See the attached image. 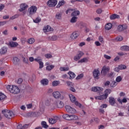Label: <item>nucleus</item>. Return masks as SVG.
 I'll return each mask as SVG.
<instances>
[{
    "label": "nucleus",
    "mask_w": 129,
    "mask_h": 129,
    "mask_svg": "<svg viewBox=\"0 0 129 129\" xmlns=\"http://www.w3.org/2000/svg\"><path fill=\"white\" fill-rule=\"evenodd\" d=\"M7 89L13 94H18L21 92V90L17 86L8 85L7 86Z\"/></svg>",
    "instance_id": "nucleus-1"
},
{
    "label": "nucleus",
    "mask_w": 129,
    "mask_h": 129,
    "mask_svg": "<svg viewBox=\"0 0 129 129\" xmlns=\"http://www.w3.org/2000/svg\"><path fill=\"white\" fill-rule=\"evenodd\" d=\"M111 93V90L110 89H107L104 91V95L98 96L95 97L96 99H99V100H103V99H106L108 94Z\"/></svg>",
    "instance_id": "nucleus-2"
},
{
    "label": "nucleus",
    "mask_w": 129,
    "mask_h": 129,
    "mask_svg": "<svg viewBox=\"0 0 129 129\" xmlns=\"http://www.w3.org/2000/svg\"><path fill=\"white\" fill-rule=\"evenodd\" d=\"M2 113L4 114V116L6 117V118L11 119L12 117H14L15 116L14 112L10 110H2Z\"/></svg>",
    "instance_id": "nucleus-3"
},
{
    "label": "nucleus",
    "mask_w": 129,
    "mask_h": 129,
    "mask_svg": "<svg viewBox=\"0 0 129 129\" xmlns=\"http://www.w3.org/2000/svg\"><path fill=\"white\" fill-rule=\"evenodd\" d=\"M62 117L66 120H77L78 119V116L75 115H69L67 114H64L62 115Z\"/></svg>",
    "instance_id": "nucleus-4"
},
{
    "label": "nucleus",
    "mask_w": 129,
    "mask_h": 129,
    "mask_svg": "<svg viewBox=\"0 0 129 129\" xmlns=\"http://www.w3.org/2000/svg\"><path fill=\"white\" fill-rule=\"evenodd\" d=\"M37 12V7L36 6H31L28 9V17H32L33 15H35V13Z\"/></svg>",
    "instance_id": "nucleus-5"
},
{
    "label": "nucleus",
    "mask_w": 129,
    "mask_h": 129,
    "mask_svg": "<svg viewBox=\"0 0 129 129\" xmlns=\"http://www.w3.org/2000/svg\"><path fill=\"white\" fill-rule=\"evenodd\" d=\"M69 97L72 102L75 103V105H77V106H79L80 107H81V106H82V105H81V104L79 103L78 101H76V98H75V96H74L73 95L70 94Z\"/></svg>",
    "instance_id": "nucleus-6"
},
{
    "label": "nucleus",
    "mask_w": 129,
    "mask_h": 129,
    "mask_svg": "<svg viewBox=\"0 0 129 129\" xmlns=\"http://www.w3.org/2000/svg\"><path fill=\"white\" fill-rule=\"evenodd\" d=\"M109 70H110V69L109 68V67H106L104 66L101 71V73L102 74V75H104V76H105L108 72H109Z\"/></svg>",
    "instance_id": "nucleus-7"
},
{
    "label": "nucleus",
    "mask_w": 129,
    "mask_h": 129,
    "mask_svg": "<svg viewBox=\"0 0 129 129\" xmlns=\"http://www.w3.org/2000/svg\"><path fill=\"white\" fill-rule=\"evenodd\" d=\"M52 95L54 98H60V99H64V96L61 95V94L58 91L54 92L52 93Z\"/></svg>",
    "instance_id": "nucleus-8"
},
{
    "label": "nucleus",
    "mask_w": 129,
    "mask_h": 129,
    "mask_svg": "<svg viewBox=\"0 0 129 129\" xmlns=\"http://www.w3.org/2000/svg\"><path fill=\"white\" fill-rule=\"evenodd\" d=\"M66 111L69 113H76V110L70 106H66Z\"/></svg>",
    "instance_id": "nucleus-9"
},
{
    "label": "nucleus",
    "mask_w": 129,
    "mask_h": 129,
    "mask_svg": "<svg viewBox=\"0 0 129 129\" xmlns=\"http://www.w3.org/2000/svg\"><path fill=\"white\" fill-rule=\"evenodd\" d=\"M58 3L56 0H49L47 2V5L48 7H55Z\"/></svg>",
    "instance_id": "nucleus-10"
},
{
    "label": "nucleus",
    "mask_w": 129,
    "mask_h": 129,
    "mask_svg": "<svg viewBox=\"0 0 129 129\" xmlns=\"http://www.w3.org/2000/svg\"><path fill=\"white\" fill-rule=\"evenodd\" d=\"M83 55H84V53H83V52L79 51L77 55L74 57L75 61H78V60H79V59H80V58H81Z\"/></svg>",
    "instance_id": "nucleus-11"
},
{
    "label": "nucleus",
    "mask_w": 129,
    "mask_h": 129,
    "mask_svg": "<svg viewBox=\"0 0 129 129\" xmlns=\"http://www.w3.org/2000/svg\"><path fill=\"white\" fill-rule=\"evenodd\" d=\"M94 78L95 79H99V76L100 75V72L98 70H95L93 72Z\"/></svg>",
    "instance_id": "nucleus-12"
},
{
    "label": "nucleus",
    "mask_w": 129,
    "mask_h": 129,
    "mask_svg": "<svg viewBox=\"0 0 129 129\" xmlns=\"http://www.w3.org/2000/svg\"><path fill=\"white\" fill-rule=\"evenodd\" d=\"M118 32H122V31H124L127 29V26L125 24H123L122 25H119L118 26Z\"/></svg>",
    "instance_id": "nucleus-13"
},
{
    "label": "nucleus",
    "mask_w": 129,
    "mask_h": 129,
    "mask_svg": "<svg viewBox=\"0 0 129 129\" xmlns=\"http://www.w3.org/2000/svg\"><path fill=\"white\" fill-rule=\"evenodd\" d=\"M29 6H28L26 3H23L20 5V9L19 10V12H23L28 9Z\"/></svg>",
    "instance_id": "nucleus-14"
},
{
    "label": "nucleus",
    "mask_w": 129,
    "mask_h": 129,
    "mask_svg": "<svg viewBox=\"0 0 129 129\" xmlns=\"http://www.w3.org/2000/svg\"><path fill=\"white\" fill-rule=\"evenodd\" d=\"M103 90V88L100 87H93L92 88V91L94 92H100V91H102Z\"/></svg>",
    "instance_id": "nucleus-15"
},
{
    "label": "nucleus",
    "mask_w": 129,
    "mask_h": 129,
    "mask_svg": "<svg viewBox=\"0 0 129 129\" xmlns=\"http://www.w3.org/2000/svg\"><path fill=\"white\" fill-rule=\"evenodd\" d=\"M126 69V66L125 65H120L118 68H115L114 69V71L116 72H118L119 70H123Z\"/></svg>",
    "instance_id": "nucleus-16"
},
{
    "label": "nucleus",
    "mask_w": 129,
    "mask_h": 129,
    "mask_svg": "<svg viewBox=\"0 0 129 129\" xmlns=\"http://www.w3.org/2000/svg\"><path fill=\"white\" fill-rule=\"evenodd\" d=\"M78 37H79L78 31H75L71 35V38L73 40H75V39H77Z\"/></svg>",
    "instance_id": "nucleus-17"
},
{
    "label": "nucleus",
    "mask_w": 129,
    "mask_h": 129,
    "mask_svg": "<svg viewBox=\"0 0 129 129\" xmlns=\"http://www.w3.org/2000/svg\"><path fill=\"white\" fill-rule=\"evenodd\" d=\"M7 52L8 47L7 46H4L0 49V54L1 55H5V54H7Z\"/></svg>",
    "instance_id": "nucleus-18"
},
{
    "label": "nucleus",
    "mask_w": 129,
    "mask_h": 129,
    "mask_svg": "<svg viewBox=\"0 0 129 129\" xmlns=\"http://www.w3.org/2000/svg\"><path fill=\"white\" fill-rule=\"evenodd\" d=\"M117 100L119 104H122V103H126V102H127V99H126V98H123L122 100L119 98Z\"/></svg>",
    "instance_id": "nucleus-19"
},
{
    "label": "nucleus",
    "mask_w": 129,
    "mask_h": 129,
    "mask_svg": "<svg viewBox=\"0 0 129 129\" xmlns=\"http://www.w3.org/2000/svg\"><path fill=\"white\" fill-rule=\"evenodd\" d=\"M109 102L111 105H114V104H115V99L113 97H109Z\"/></svg>",
    "instance_id": "nucleus-20"
},
{
    "label": "nucleus",
    "mask_w": 129,
    "mask_h": 129,
    "mask_svg": "<svg viewBox=\"0 0 129 129\" xmlns=\"http://www.w3.org/2000/svg\"><path fill=\"white\" fill-rule=\"evenodd\" d=\"M41 83L42 85L45 86L46 85H48L49 84V80L47 79H43L41 81Z\"/></svg>",
    "instance_id": "nucleus-21"
},
{
    "label": "nucleus",
    "mask_w": 129,
    "mask_h": 129,
    "mask_svg": "<svg viewBox=\"0 0 129 129\" xmlns=\"http://www.w3.org/2000/svg\"><path fill=\"white\" fill-rule=\"evenodd\" d=\"M9 44V46H11L12 48H15L17 46H19V43L14 41L10 42Z\"/></svg>",
    "instance_id": "nucleus-22"
},
{
    "label": "nucleus",
    "mask_w": 129,
    "mask_h": 129,
    "mask_svg": "<svg viewBox=\"0 0 129 129\" xmlns=\"http://www.w3.org/2000/svg\"><path fill=\"white\" fill-rule=\"evenodd\" d=\"M43 30L44 32H50L53 31V28H51L50 26L47 25V27H44Z\"/></svg>",
    "instance_id": "nucleus-23"
},
{
    "label": "nucleus",
    "mask_w": 129,
    "mask_h": 129,
    "mask_svg": "<svg viewBox=\"0 0 129 129\" xmlns=\"http://www.w3.org/2000/svg\"><path fill=\"white\" fill-rule=\"evenodd\" d=\"M80 15V11L77 10L73 12L71 14L72 17H76L77 16H79Z\"/></svg>",
    "instance_id": "nucleus-24"
},
{
    "label": "nucleus",
    "mask_w": 129,
    "mask_h": 129,
    "mask_svg": "<svg viewBox=\"0 0 129 129\" xmlns=\"http://www.w3.org/2000/svg\"><path fill=\"white\" fill-rule=\"evenodd\" d=\"M49 123L50 124H54L57 122V119L53 118H49L48 120Z\"/></svg>",
    "instance_id": "nucleus-25"
},
{
    "label": "nucleus",
    "mask_w": 129,
    "mask_h": 129,
    "mask_svg": "<svg viewBox=\"0 0 129 129\" xmlns=\"http://www.w3.org/2000/svg\"><path fill=\"white\" fill-rule=\"evenodd\" d=\"M110 20H115V19H119V15L117 14H113L110 16Z\"/></svg>",
    "instance_id": "nucleus-26"
},
{
    "label": "nucleus",
    "mask_w": 129,
    "mask_h": 129,
    "mask_svg": "<svg viewBox=\"0 0 129 129\" xmlns=\"http://www.w3.org/2000/svg\"><path fill=\"white\" fill-rule=\"evenodd\" d=\"M13 64L15 65H19L20 64V59L18 57H14L13 58Z\"/></svg>",
    "instance_id": "nucleus-27"
},
{
    "label": "nucleus",
    "mask_w": 129,
    "mask_h": 129,
    "mask_svg": "<svg viewBox=\"0 0 129 129\" xmlns=\"http://www.w3.org/2000/svg\"><path fill=\"white\" fill-rule=\"evenodd\" d=\"M61 18H62V13L57 12L55 15V19H57V20H61Z\"/></svg>",
    "instance_id": "nucleus-28"
},
{
    "label": "nucleus",
    "mask_w": 129,
    "mask_h": 129,
    "mask_svg": "<svg viewBox=\"0 0 129 129\" xmlns=\"http://www.w3.org/2000/svg\"><path fill=\"white\" fill-rule=\"evenodd\" d=\"M112 28V24L111 23H108L105 26V30L109 31Z\"/></svg>",
    "instance_id": "nucleus-29"
},
{
    "label": "nucleus",
    "mask_w": 129,
    "mask_h": 129,
    "mask_svg": "<svg viewBox=\"0 0 129 129\" xmlns=\"http://www.w3.org/2000/svg\"><path fill=\"white\" fill-rule=\"evenodd\" d=\"M64 5H65V1H64V0L59 2L58 4L56 6V8L59 9L60 7H62V6H64Z\"/></svg>",
    "instance_id": "nucleus-30"
},
{
    "label": "nucleus",
    "mask_w": 129,
    "mask_h": 129,
    "mask_svg": "<svg viewBox=\"0 0 129 129\" xmlns=\"http://www.w3.org/2000/svg\"><path fill=\"white\" fill-rule=\"evenodd\" d=\"M34 61L36 62H38V63L39 64V65H43L44 63H43V61L42 60V59L39 58V57L37 58H35Z\"/></svg>",
    "instance_id": "nucleus-31"
},
{
    "label": "nucleus",
    "mask_w": 129,
    "mask_h": 129,
    "mask_svg": "<svg viewBox=\"0 0 129 129\" xmlns=\"http://www.w3.org/2000/svg\"><path fill=\"white\" fill-rule=\"evenodd\" d=\"M57 39H58V37L56 35L48 37V40L50 41H56Z\"/></svg>",
    "instance_id": "nucleus-32"
},
{
    "label": "nucleus",
    "mask_w": 129,
    "mask_h": 129,
    "mask_svg": "<svg viewBox=\"0 0 129 129\" xmlns=\"http://www.w3.org/2000/svg\"><path fill=\"white\" fill-rule=\"evenodd\" d=\"M57 107H58V108H62L64 107V103H63V102L60 101L58 103L57 102Z\"/></svg>",
    "instance_id": "nucleus-33"
},
{
    "label": "nucleus",
    "mask_w": 129,
    "mask_h": 129,
    "mask_svg": "<svg viewBox=\"0 0 129 129\" xmlns=\"http://www.w3.org/2000/svg\"><path fill=\"white\" fill-rule=\"evenodd\" d=\"M69 75H70V79H74V78H75V77L76 76L75 74L72 72H70L69 73Z\"/></svg>",
    "instance_id": "nucleus-34"
},
{
    "label": "nucleus",
    "mask_w": 129,
    "mask_h": 129,
    "mask_svg": "<svg viewBox=\"0 0 129 129\" xmlns=\"http://www.w3.org/2000/svg\"><path fill=\"white\" fill-rule=\"evenodd\" d=\"M120 49L122 51H129V47L127 45H124L121 47Z\"/></svg>",
    "instance_id": "nucleus-35"
},
{
    "label": "nucleus",
    "mask_w": 129,
    "mask_h": 129,
    "mask_svg": "<svg viewBox=\"0 0 129 129\" xmlns=\"http://www.w3.org/2000/svg\"><path fill=\"white\" fill-rule=\"evenodd\" d=\"M77 19H78L77 17L73 16L71 19V21H70L71 23H76V22H77Z\"/></svg>",
    "instance_id": "nucleus-36"
},
{
    "label": "nucleus",
    "mask_w": 129,
    "mask_h": 129,
    "mask_svg": "<svg viewBox=\"0 0 129 129\" xmlns=\"http://www.w3.org/2000/svg\"><path fill=\"white\" fill-rule=\"evenodd\" d=\"M79 62L80 63H86L87 62H88V58L87 57H84L79 60Z\"/></svg>",
    "instance_id": "nucleus-37"
},
{
    "label": "nucleus",
    "mask_w": 129,
    "mask_h": 129,
    "mask_svg": "<svg viewBox=\"0 0 129 129\" xmlns=\"http://www.w3.org/2000/svg\"><path fill=\"white\" fill-rule=\"evenodd\" d=\"M7 96L2 93H0V100H5Z\"/></svg>",
    "instance_id": "nucleus-38"
},
{
    "label": "nucleus",
    "mask_w": 129,
    "mask_h": 129,
    "mask_svg": "<svg viewBox=\"0 0 129 129\" xmlns=\"http://www.w3.org/2000/svg\"><path fill=\"white\" fill-rule=\"evenodd\" d=\"M60 71H68L69 70V67H61L59 69Z\"/></svg>",
    "instance_id": "nucleus-39"
},
{
    "label": "nucleus",
    "mask_w": 129,
    "mask_h": 129,
    "mask_svg": "<svg viewBox=\"0 0 129 129\" xmlns=\"http://www.w3.org/2000/svg\"><path fill=\"white\" fill-rule=\"evenodd\" d=\"M41 125L45 128H47L49 126L48 125H47V122L44 121L41 122Z\"/></svg>",
    "instance_id": "nucleus-40"
},
{
    "label": "nucleus",
    "mask_w": 129,
    "mask_h": 129,
    "mask_svg": "<svg viewBox=\"0 0 129 129\" xmlns=\"http://www.w3.org/2000/svg\"><path fill=\"white\" fill-rule=\"evenodd\" d=\"M58 84H59V81H54L52 83V86H54V87L58 86Z\"/></svg>",
    "instance_id": "nucleus-41"
},
{
    "label": "nucleus",
    "mask_w": 129,
    "mask_h": 129,
    "mask_svg": "<svg viewBox=\"0 0 129 129\" xmlns=\"http://www.w3.org/2000/svg\"><path fill=\"white\" fill-rule=\"evenodd\" d=\"M84 76V75H83V74H81L76 77V79L77 80H79L80 79H81V78H83Z\"/></svg>",
    "instance_id": "nucleus-42"
},
{
    "label": "nucleus",
    "mask_w": 129,
    "mask_h": 129,
    "mask_svg": "<svg viewBox=\"0 0 129 129\" xmlns=\"http://www.w3.org/2000/svg\"><path fill=\"white\" fill-rule=\"evenodd\" d=\"M34 23H36L38 24V23H40L41 22V18L40 17H37L35 20H33Z\"/></svg>",
    "instance_id": "nucleus-43"
},
{
    "label": "nucleus",
    "mask_w": 129,
    "mask_h": 129,
    "mask_svg": "<svg viewBox=\"0 0 129 129\" xmlns=\"http://www.w3.org/2000/svg\"><path fill=\"white\" fill-rule=\"evenodd\" d=\"M54 68V66H48L46 67V70H48V71H50V70H52Z\"/></svg>",
    "instance_id": "nucleus-44"
},
{
    "label": "nucleus",
    "mask_w": 129,
    "mask_h": 129,
    "mask_svg": "<svg viewBox=\"0 0 129 129\" xmlns=\"http://www.w3.org/2000/svg\"><path fill=\"white\" fill-rule=\"evenodd\" d=\"M45 57L46 58V59H50V58H52V55L50 53H47L45 54Z\"/></svg>",
    "instance_id": "nucleus-45"
},
{
    "label": "nucleus",
    "mask_w": 129,
    "mask_h": 129,
    "mask_svg": "<svg viewBox=\"0 0 129 129\" xmlns=\"http://www.w3.org/2000/svg\"><path fill=\"white\" fill-rule=\"evenodd\" d=\"M28 42L29 43V44H33L35 42V39L34 38H30L28 40Z\"/></svg>",
    "instance_id": "nucleus-46"
},
{
    "label": "nucleus",
    "mask_w": 129,
    "mask_h": 129,
    "mask_svg": "<svg viewBox=\"0 0 129 129\" xmlns=\"http://www.w3.org/2000/svg\"><path fill=\"white\" fill-rule=\"evenodd\" d=\"M121 80H122V78L120 76H118L116 78V82H120Z\"/></svg>",
    "instance_id": "nucleus-47"
},
{
    "label": "nucleus",
    "mask_w": 129,
    "mask_h": 129,
    "mask_svg": "<svg viewBox=\"0 0 129 129\" xmlns=\"http://www.w3.org/2000/svg\"><path fill=\"white\" fill-rule=\"evenodd\" d=\"M19 14H16L14 16L12 17L11 18V20H15V19H17V18H19Z\"/></svg>",
    "instance_id": "nucleus-48"
},
{
    "label": "nucleus",
    "mask_w": 129,
    "mask_h": 129,
    "mask_svg": "<svg viewBox=\"0 0 129 129\" xmlns=\"http://www.w3.org/2000/svg\"><path fill=\"white\" fill-rule=\"evenodd\" d=\"M23 82V79L22 78H19L18 79V81H17V83L18 84H21Z\"/></svg>",
    "instance_id": "nucleus-49"
},
{
    "label": "nucleus",
    "mask_w": 129,
    "mask_h": 129,
    "mask_svg": "<svg viewBox=\"0 0 129 129\" xmlns=\"http://www.w3.org/2000/svg\"><path fill=\"white\" fill-rule=\"evenodd\" d=\"M96 13L98 15H100V14H101V13H102V10H101V9H99L97 10Z\"/></svg>",
    "instance_id": "nucleus-50"
},
{
    "label": "nucleus",
    "mask_w": 129,
    "mask_h": 129,
    "mask_svg": "<svg viewBox=\"0 0 129 129\" xmlns=\"http://www.w3.org/2000/svg\"><path fill=\"white\" fill-rule=\"evenodd\" d=\"M5 9V5L0 4V12Z\"/></svg>",
    "instance_id": "nucleus-51"
},
{
    "label": "nucleus",
    "mask_w": 129,
    "mask_h": 129,
    "mask_svg": "<svg viewBox=\"0 0 129 129\" xmlns=\"http://www.w3.org/2000/svg\"><path fill=\"white\" fill-rule=\"evenodd\" d=\"M101 108H106L107 105L106 104H103L100 106Z\"/></svg>",
    "instance_id": "nucleus-52"
},
{
    "label": "nucleus",
    "mask_w": 129,
    "mask_h": 129,
    "mask_svg": "<svg viewBox=\"0 0 129 129\" xmlns=\"http://www.w3.org/2000/svg\"><path fill=\"white\" fill-rule=\"evenodd\" d=\"M32 106H33V104H27L26 105V107L28 109L32 108Z\"/></svg>",
    "instance_id": "nucleus-53"
},
{
    "label": "nucleus",
    "mask_w": 129,
    "mask_h": 129,
    "mask_svg": "<svg viewBox=\"0 0 129 129\" xmlns=\"http://www.w3.org/2000/svg\"><path fill=\"white\" fill-rule=\"evenodd\" d=\"M104 58H105L106 59H107V60H109V59L111 58V56L107 55L106 54H104Z\"/></svg>",
    "instance_id": "nucleus-54"
},
{
    "label": "nucleus",
    "mask_w": 129,
    "mask_h": 129,
    "mask_svg": "<svg viewBox=\"0 0 129 129\" xmlns=\"http://www.w3.org/2000/svg\"><path fill=\"white\" fill-rule=\"evenodd\" d=\"M116 40H117V41H122V37L121 36L118 37L116 38Z\"/></svg>",
    "instance_id": "nucleus-55"
},
{
    "label": "nucleus",
    "mask_w": 129,
    "mask_h": 129,
    "mask_svg": "<svg viewBox=\"0 0 129 129\" xmlns=\"http://www.w3.org/2000/svg\"><path fill=\"white\" fill-rule=\"evenodd\" d=\"M99 41H100V42H101V43H103V38H102V37L101 36H99Z\"/></svg>",
    "instance_id": "nucleus-56"
},
{
    "label": "nucleus",
    "mask_w": 129,
    "mask_h": 129,
    "mask_svg": "<svg viewBox=\"0 0 129 129\" xmlns=\"http://www.w3.org/2000/svg\"><path fill=\"white\" fill-rule=\"evenodd\" d=\"M67 84L68 86H71L73 85V83H72L71 82H67Z\"/></svg>",
    "instance_id": "nucleus-57"
},
{
    "label": "nucleus",
    "mask_w": 129,
    "mask_h": 129,
    "mask_svg": "<svg viewBox=\"0 0 129 129\" xmlns=\"http://www.w3.org/2000/svg\"><path fill=\"white\" fill-rule=\"evenodd\" d=\"M2 33L3 34V35H5V36H7V35H8V31L7 30L3 31Z\"/></svg>",
    "instance_id": "nucleus-58"
},
{
    "label": "nucleus",
    "mask_w": 129,
    "mask_h": 129,
    "mask_svg": "<svg viewBox=\"0 0 129 129\" xmlns=\"http://www.w3.org/2000/svg\"><path fill=\"white\" fill-rule=\"evenodd\" d=\"M70 12H73V9H69L66 12V13L67 14L68 13H70Z\"/></svg>",
    "instance_id": "nucleus-59"
},
{
    "label": "nucleus",
    "mask_w": 129,
    "mask_h": 129,
    "mask_svg": "<svg viewBox=\"0 0 129 129\" xmlns=\"http://www.w3.org/2000/svg\"><path fill=\"white\" fill-rule=\"evenodd\" d=\"M124 95H125V93H124L123 92H121L119 94V96H120V97L124 96Z\"/></svg>",
    "instance_id": "nucleus-60"
},
{
    "label": "nucleus",
    "mask_w": 129,
    "mask_h": 129,
    "mask_svg": "<svg viewBox=\"0 0 129 129\" xmlns=\"http://www.w3.org/2000/svg\"><path fill=\"white\" fill-rule=\"evenodd\" d=\"M109 84H110V82L109 81H107L104 83V85L105 86H108L109 85Z\"/></svg>",
    "instance_id": "nucleus-61"
},
{
    "label": "nucleus",
    "mask_w": 129,
    "mask_h": 129,
    "mask_svg": "<svg viewBox=\"0 0 129 129\" xmlns=\"http://www.w3.org/2000/svg\"><path fill=\"white\" fill-rule=\"evenodd\" d=\"M93 119L95 122H99V119L98 118H94Z\"/></svg>",
    "instance_id": "nucleus-62"
},
{
    "label": "nucleus",
    "mask_w": 129,
    "mask_h": 129,
    "mask_svg": "<svg viewBox=\"0 0 129 129\" xmlns=\"http://www.w3.org/2000/svg\"><path fill=\"white\" fill-rule=\"evenodd\" d=\"M45 103L46 105H49V104L50 103V101H49V100H46L45 101Z\"/></svg>",
    "instance_id": "nucleus-63"
},
{
    "label": "nucleus",
    "mask_w": 129,
    "mask_h": 129,
    "mask_svg": "<svg viewBox=\"0 0 129 129\" xmlns=\"http://www.w3.org/2000/svg\"><path fill=\"white\" fill-rule=\"evenodd\" d=\"M17 129H23V128L22 127V124H19L17 126Z\"/></svg>",
    "instance_id": "nucleus-64"
}]
</instances>
